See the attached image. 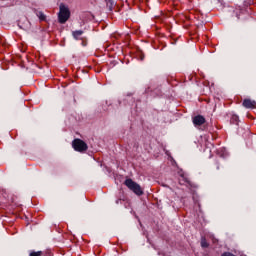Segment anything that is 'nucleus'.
I'll use <instances>...</instances> for the list:
<instances>
[{
    "instance_id": "1",
    "label": "nucleus",
    "mask_w": 256,
    "mask_h": 256,
    "mask_svg": "<svg viewBox=\"0 0 256 256\" xmlns=\"http://www.w3.org/2000/svg\"><path fill=\"white\" fill-rule=\"evenodd\" d=\"M71 17V12L69 11V8L65 6V4L60 5V11L58 13V21L62 25L67 23L69 21V18Z\"/></svg>"
},
{
    "instance_id": "2",
    "label": "nucleus",
    "mask_w": 256,
    "mask_h": 256,
    "mask_svg": "<svg viewBox=\"0 0 256 256\" xmlns=\"http://www.w3.org/2000/svg\"><path fill=\"white\" fill-rule=\"evenodd\" d=\"M124 185H126V187L130 189V191H133L135 195H138V197H141V195H143V189L141 188V185H139L132 179H126Z\"/></svg>"
},
{
    "instance_id": "3",
    "label": "nucleus",
    "mask_w": 256,
    "mask_h": 256,
    "mask_svg": "<svg viewBox=\"0 0 256 256\" xmlns=\"http://www.w3.org/2000/svg\"><path fill=\"white\" fill-rule=\"evenodd\" d=\"M72 147L79 153H83V152L87 151V149H89V147L87 146V143H85V141H83L81 139L73 140Z\"/></svg>"
},
{
    "instance_id": "4",
    "label": "nucleus",
    "mask_w": 256,
    "mask_h": 256,
    "mask_svg": "<svg viewBox=\"0 0 256 256\" xmlns=\"http://www.w3.org/2000/svg\"><path fill=\"white\" fill-rule=\"evenodd\" d=\"M242 105L245 109H256V101L249 98L244 99Z\"/></svg>"
},
{
    "instance_id": "5",
    "label": "nucleus",
    "mask_w": 256,
    "mask_h": 256,
    "mask_svg": "<svg viewBox=\"0 0 256 256\" xmlns=\"http://www.w3.org/2000/svg\"><path fill=\"white\" fill-rule=\"evenodd\" d=\"M193 124L195 127H201V125L205 124V117L202 115H197L193 118Z\"/></svg>"
},
{
    "instance_id": "6",
    "label": "nucleus",
    "mask_w": 256,
    "mask_h": 256,
    "mask_svg": "<svg viewBox=\"0 0 256 256\" xmlns=\"http://www.w3.org/2000/svg\"><path fill=\"white\" fill-rule=\"evenodd\" d=\"M178 181L181 185H189L190 184L189 178H187V176H185V174H180Z\"/></svg>"
},
{
    "instance_id": "7",
    "label": "nucleus",
    "mask_w": 256,
    "mask_h": 256,
    "mask_svg": "<svg viewBox=\"0 0 256 256\" xmlns=\"http://www.w3.org/2000/svg\"><path fill=\"white\" fill-rule=\"evenodd\" d=\"M35 15L39 18L40 21H45L47 19V16L39 10H35Z\"/></svg>"
},
{
    "instance_id": "8",
    "label": "nucleus",
    "mask_w": 256,
    "mask_h": 256,
    "mask_svg": "<svg viewBox=\"0 0 256 256\" xmlns=\"http://www.w3.org/2000/svg\"><path fill=\"white\" fill-rule=\"evenodd\" d=\"M72 35H73L74 39L79 40V39H81V35H83V31L82 30L73 31Z\"/></svg>"
},
{
    "instance_id": "9",
    "label": "nucleus",
    "mask_w": 256,
    "mask_h": 256,
    "mask_svg": "<svg viewBox=\"0 0 256 256\" xmlns=\"http://www.w3.org/2000/svg\"><path fill=\"white\" fill-rule=\"evenodd\" d=\"M230 121H231V123H233L234 125H238V124H239V116H237V115H232Z\"/></svg>"
},
{
    "instance_id": "10",
    "label": "nucleus",
    "mask_w": 256,
    "mask_h": 256,
    "mask_svg": "<svg viewBox=\"0 0 256 256\" xmlns=\"http://www.w3.org/2000/svg\"><path fill=\"white\" fill-rule=\"evenodd\" d=\"M201 247H203L204 249L209 247V244L207 243V240L205 238H202L201 240Z\"/></svg>"
},
{
    "instance_id": "11",
    "label": "nucleus",
    "mask_w": 256,
    "mask_h": 256,
    "mask_svg": "<svg viewBox=\"0 0 256 256\" xmlns=\"http://www.w3.org/2000/svg\"><path fill=\"white\" fill-rule=\"evenodd\" d=\"M41 255H43V252H41V251H38V252H31V253H30V256H41Z\"/></svg>"
},
{
    "instance_id": "12",
    "label": "nucleus",
    "mask_w": 256,
    "mask_h": 256,
    "mask_svg": "<svg viewBox=\"0 0 256 256\" xmlns=\"http://www.w3.org/2000/svg\"><path fill=\"white\" fill-rule=\"evenodd\" d=\"M210 237H212V239H214V236H213V235H211Z\"/></svg>"
}]
</instances>
